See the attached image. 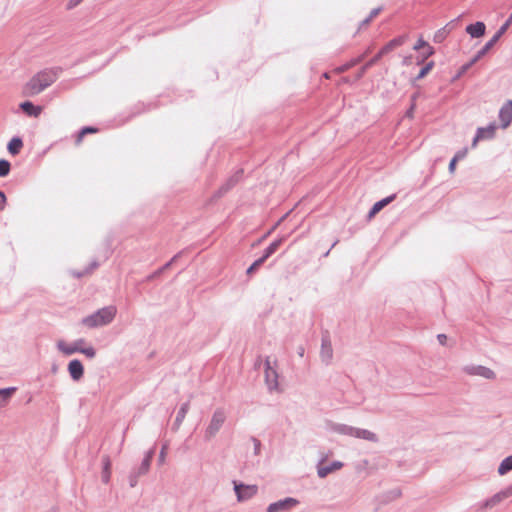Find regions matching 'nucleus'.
<instances>
[{"label": "nucleus", "instance_id": "obj_1", "mask_svg": "<svg viewBox=\"0 0 512 512\" xmlns=\"http://www.w3.org/2000/svg\"><path fill=\"white\" fill-rule=\"evenodd\" d=\"M329 429L330 431L339 435L362 439L372 443H377L379 441L376 433L367 429L357 428L343 423H331L329 425Z\"/></svg>", "mask_w": 512, "mask_h": 512}, {"label": "nucleus", "instance_id": "obj_2", "mask_svg": "<svg viewBox=\"0 0 512 512\" xmlns=\"http://www.w3.org/2000/svg\"><path fill=\"white\" fill-rule=\"evenodd\" d=\"M56 80V75L51 71H42L35 75L25 86L24 94L34 96L41 93Z\"/></svg>", "mask_w": 512, "mask_h": 512}, {"label": "nucleus", "instance_id": "obj_3", "mask_svg": "<svg viewBox=\"0 0 512 512\" xmlns=\"http://www.w3.org/2000/svg\"><path fill=\"white\" fill-rule=\"evenodd\" d=\"M227 414L223 408H217L204 430L205 441H211L221 430L222 426L226 422Z\"/></svg>", "mask_w": 512, "mask_h": 512}, {"label": "nucleus", "instance_id": "obj_4", "mask_svg": "<svg viewBox=\"0 0 512 512\" xmlns=\"http://www.w3.org/2000/svg\"><path fill=\"white\" fill-rule=\"evenodd\" d=\"M265 371L264 378L265 384L269 392L279 391L278 372H277V361L275 360L272 364L270 357H266L264 361Z\"/></svg>", "mask_w": 512, "mask_h": 512}, {"label": "nucleus", "instance_id": "obj_5", "mask_svg": "<svg viewBox=\"0 0 512 512\" xmlns=\"http://www.w3.org/2000/svg\"><path fill=\"white\" fill-rule=\"evenodd\" d=\"M320 359L322 363L325 364L326 366L330 365L333 360V348L331 336L328 330L322 331Z\"/></svg>", "mask_w": 512, "mask_h": 512}, {"label": "nucleus", "instance_id": "obj_6", "mask_svg": "<svg viewBox=\"0 0 512 512\" xmlns=\"http://www.w3.org/2000/svg\"><path fill=\"white\" fill-rule=\"evenodd\" d=\"M233 486L238 502L248 501L258 493L257 485H247L241 482L233 481Z\"/></svg>", "mask_w": 512, "mask_h": 512}, {"label": "nucleus", "instance_id": "obj_7", "mask_svg": "<svg viewBox=\"0 0 512 512\" xmlns=\"http://www.w3.org/2000/svg\"><path fill=\"white\" fill-rule=\"evenodd\" d=\"M299 501L292 497H286L268 505L266 512H287L296 507Z\"/></svg>", "mask_w": 512, "mask_h": 512}, {"label": "nucleus", "instance_id": "obj_8", "mask_svg": "<svg viewBox=\"0 0 512 512\" xmlns=\"http://www.w3.org/2000/svg\"><path fill=\"white\" fill-rule=\"evenodd\" d=\"M463 372L471 376H480L485 379L495 378L494 371L482 365H466L463 367Z\"/></svg>", "mask_w": 512, "mask_h": 512}, {"label": "nucleus", "instance_id": "obj_9", "mask_svg": "<svg viewBox=\"0 0 512 512\" xmlns=\"http://www.w3.org/2000/svg\"><path fill=\"white\" fill-rule=\"evenodd\" d=\"M117 316V309L113 305L101 308L84 320H113Z\"/></svg>", "mask_w": 512, "mask_h": 512}, {"label": "nucleus", "instance_id": "obj_10", "mask_svg": "<svg viewBox=\"0 0 512 512\" xmlns=\"http://www.w3.org/2000/svg\"><path fill=\"white\" fill-rule=\"evenodd\" d=\"M85 344L84 339H78L74 341L72 344H67L63 340H59L57 342V348L59 351H61L65 355H72L77 352H81L82 346Z\"/></svg>", "mask_w": 512, "mask_h": 512}, {"label": "nucleus", "instance_id": "obj_11", "mask_svg": "<svg viewBox=\"0 0 512 512\" xmlns=\"http://www.w3.org/2000/svg\"><path fill=\"white\" fill-rule=\"evenodd\" d=\"M502 128H507L512 122V100H508L499 111Z\"/></svg>", "mask_w": 512, "mask_h": 512}, {"label": "nucleus", "instance_id": "obj_12", "mask_svg": "<svg viewBox=\"0 0 512 512\" xmlns=\"http://www.w3.org/2000/svg\"><path fill=\"white\" fill-rule=\"evenodd\" d=\"M511 495H512V487H509V488L505 489L504 491H501V492L495 494L490 499H487L483 503L482 508L483 509L492 508V507L496 506L498 503H500L503 499H505Z\"/></svg>", "mask_w": 512, "mask_h": 512}, {"label": "nucleus", "instance_id": "obj_13", "mask_svg": "<svg viewBox=\"0 0 512 512\" xmlns=\"http://www.w3.org/2000/svg\"><path fill=\"white\" fill-rule=\"evenodd\" d=\"M324 461V459L321 460V462L317 466V475L320 478L327 477L330 473L337 471L343 467V463L340 461H333L328 466H322L321 463Z\"/></svg>", "mask_w": 512, "mask_h": 512}, {"label": "nucleus", "instance_id": "obj_14", "mask_svg": "<svg viewBox=\"0 0 512 512\" xmlns=\"http://www.w3.org/2000/svg\"><path fill=\"white\" fill-rule=\"evenodd\" d=\"M68 372L74 381H79L84 374V367L78 359L71 360L68 364Z\"/></svg>", "mask_w": 512, "mask_h": 512}, {"label": "nucleus", "instance_id": "obj_15", "mask_svg": "<svg viewBox=\"0 0 512 512\" xmlns=\"http://www.w3.org/2000/svg\"><path fill=\"white\" fill-rule=\"evenodd\" d=\"M496 130L495 124H490L487 127L478 128L476 136L473 139V146L477 144V142L481 139H490L494 136Z\"/></svg>", "mask_w": 512, "mask_h": 512}, {"label": "nucleus", "instance_id": "obj_16", "mask_svg": "<svg viewBox=\"0 0 512 512\" xmlns=\"http://www.w3.org/2000/svg\"><path fill=\"white\" fill-rule=\"evenodd\" d=\"M408 37L406 35H402L399 37H396L389 41L378 53L381 56H384L391 52L393 49L403 45L407 41Z\"/></svg>", "mask_w": 512, "mask_h": 512}, {"label": "nucleus", "instance_id": "obj_17", "mask_svg": "<svg viewBox=\"0 0 512 512\" xmlns=\"http://www.w3.org/2000/svg\"><path fill=\"white\" fill-rule=\"evenodd\" d=\"M189 409H190V402L189 401H187V402H185V403H183L181 405L180 409L177 412L175 421H174V423L172 425V429L174 431H177L180 428V426L182 425V423H183V421H184V419H185Z\"/></svg>", "mask_w": 512, "mask_h": 512}, {"label": "nucleus", "instance_id": "obj_18", "mask_svg": "<svg viewBox=\"0 0 512 512\" xmlns=\"http://www.w3.org/2000/svg\"><path fill=\"white\" fill-rule=\"evenodd\" d=\"M242 174H243V171L242 170H238L233 176H231L225 184H223L219 191H218V194L219 196L225 194L226 192H228L233 186H235L239 180L241 179L242 177Z\"/></svg>", "mask_w": 512, "mask_h": 512}, {"label": "nucleus", "instance_id": "obj_19", "mask_svg": "<svg viewBox=\"0 0 512 512\" xmlns=\"http://www.w3.org/2000/svg\"><path fill=\"white\" fill-rule=\"evenodd\" d=\"M485 24L483 22H476L466 27V32L473 38H479L485 34Z\"/></svg>", "mask_w": 512, "mask_h": 512}, {"label": "nucleus", "instance_id": "obj_20", "mask_svg": "<svg viewBox=\"0 0 512 512\" xmlns=\"http://www.w3.org/2000/svg\"><path fill=\"white\" fill-rule=\"evenodd\" d=\"M395 198V195L388 196L378 202H376L371 210L368 213V217L372 218L374 217L378 212H380L386 205H388L390 202H392Z\"/></svg>", "mask_w": 512, "mask_h": 512}, {"label": "nucleus", "instance_id": "obj_21", "mask_svg": "<svg viewBox=\"0 0 512 512\" xmlns=\"http://www.w3.org/2000/svg\"><path fill=\"white\" fill-rule=\"evenodd\" d=\"M16 390V387L0 388V408L5 407L9 403Z\"/></svg>", "mask_w": 512, "mask_h": 512}, {"label": "nucleus", "instance_id": "obj_22", "mask_svg": "<svg viewBox=\"0 0 512 512\" xmlns=\"http://www.w3.org/2000/svg\"><path fill=\"white\" fill-rule=\"evenodd\" d=\"M20 108L29 116L38 117L42 111L40 106H35L32 102L26 101L20 104Z\"/></svg>", "mask_w": 512, "mask_h": 512}, {"label": "nucleus", "instance_id": "obj_23", "mask_svg": "<svg viewBox=\"0 0 512 512\" xmlns=\"http://www.w3.org/2000/svg\"><path fill=\"white\" fill-rule=\"evenodd\" d=\"M499 40V38L494 35L474 56V61H479Z\"/></svg>", "mask_w": 512, "mask_h": 512}, {"label": "nucleus", "instance_id": "obj_24", "mask_svg": "<svg viewBox=\"0 0 512 512\" xmlns=\"http://www.w3.org/2000/svg\"><path fill=\"white\" fill-rule=\"evenodd\" d=\"M22 147H23V141L19 137L12 138L7 145V149L9 151V153L12 155L19 154Z\"/></svg>", "mask_w": 512, "mask_h": 512}, {"label": "nucleus", "instance_id": "obj_25", "mask_svg": "<svg viewBox=\"0 0 512 512\" xmlns=\"http://www.w3.org/2000/svg\"><path fill=\"white\" fill-rule=\"evenodd\" d=\"M110 466L111 462L108 456L103 457V471H102V481L107 484L110 480Z\"/></svg>", "mask_w": 512, "mask_h": 512}, {"label": "nucleus", "instance_id": "obj_26", "mask_svg": "<svg viewBox=\"0 0 512 512\" xmlns=\"http://www.w3.org/2000/svg\"><path fill=\"white\" fill-rule=\"evenodd\" d=\"M512 470V455L506 457L502 462L500 463L498 467V473L500 475H505L509 471Z\"/></svg>", "mask_w": 512, "mask_h": 512}, {"label": "nucleus", "instance_id": "obj_27", "mask_svg": "<svg viewBox=\"0 0 512 512\" xmlns=\"http://www.w3.org/2000/svg\"><path fill=\"white\" fill-rule=\"evenodd\" d=\"M282 238L280 239H277L275 240L274 242H272L265 250V253L264 255L262 256L265 260L268 259L272 254H274L277 249L279 248V246L281 245L282 243Z\"/></svg>", "mask_w": 512, "mask_h": 512}, {"label": "nucleus", "instance_id": "obj_28", "mask_svg": "<svg viewBox=\"0 0 512 512\" xmlns=\"http://www.w3.org/2000/svg\"><path fill=\"white\" fill-rule=\"evenodd\" d=\"M422 48L428 49V53L426 54V57H429L433 54V48L423 39H419L417 43L414 45L413 49L418 51Z\"/></svg>", "mask_w": 512, "mask_h": 512}, {"label": "nucleus", "instance_id": "obj_29", "mask_svg": "<svg viewBox=\"0 0 512 512\" xmlns=\"http://www.w3.org/2000/svg\"><path fill=\"white\" fill-rule=\"evenodd\" d=\"M10 163L7 160H0V177H5L10 172Z\"/></svg>", "mask_w": 512, "mask_h": 512}, {"label": "nucleus", "instance_id": "obj_30", "mask_svg": "<svg viewBox=\"0 0 512 512\" xmlns=\"http://www.w3.org/2000/svg\"><path fill=\"white\" fill-rule=\"evenodd\" d=\"M433 65H434L433 62H429L424 67H422L416 77V80H420V79L424 78L431 71V69L433 68Z\"/></svg>", "mask_w": 512, "mask_h": 512}, {"label": "nucleus", "instance_id": "obj_31", "mask_svg": "<svg viewBox=\"0 0 512 512\" xmlns=\"http://www.w3.org/2000/svg\"><path fill=\"white\" fill-rule=\"evenodd\" d=\"M381 55L379 53H377L371 60H369L364 66L363 68L361 69V72L359 74V76H362L365 71L371 67L372 65H374L375 63H377L380 59H381Z\"/></svg>", "mask_w": 512, "mask_h": 512}, {"label": "nucleus", "instance_id": "obj_32", "mask_svg": "<svg viewBox=\"0 0 512 512\" xmlns=\"http://www.w3.org/2000/svg\"><path fill=\"white\" fill-rule=\"evenodd\" d=\"M95 132H97V129H96V128H94V127H85V128H83V129L79 132V134H78V136H77L76 143H77V144L81 143V141H82V139H83L84 135H86L87 133H95Z\"/></svg>", "mask_w": 512, "mask_h": 512}, {"label": "nucleus", "instance_id": "obj_33", "mask_svg": "<svg viewBox=\"0 0 512 512\" xmlns=\"http://www.w3.org/2000/svg\"><path fill=\"white\" fill-rule=\"evenodd\" d=\"M512 23V14L509 16V18L506 20V22L500 27V29L496 32V36L500 39V37L506 32L508 27Z\"/></svg>", "mask_w": 512, "mask_h": 512}, {"label": "nucleus", "instance_id": "obj_34", "mask_svg": "<svg viewBox=\"0 0 512 512\" xmlns=\"http://www.w3.org/2000/svg\"><path fill=\"white\" fill-rule=\"evenodd\" d=\"M266 260L263 258V257H260L259 259H257L248 269H247V274L250 275L252 274L254 271H256Z\"/></svg>", "mask_w": 512, "mask_h": 512}, {"label": "nucleus", "instance_id": "obj_35", "mask_svg": "<svg viewBox=\"0 0 512 512\" xmlns=\"http://www.w3.org/2000/svg\"><path fill=\"white\" fill-rule=\"evenodd\" d=\"M151 463L148 462V460H142L141 465L137 469L138 475H145L150 468Z\"/></svg>", "mask_w": 512, "mask_h": 512}, {"label": "nucleus", "instance_id": "obj_36", "mask_svg": "<svg viewBox=\"0 0 512 512\" xmlns=\"http://www.w3.org/2000/svg\"><path fill=\"white\" fill-rule=\"evenodd\" d=\"M80 353L84 354L86 357L90 359H93L96 355V350L92 346L86 348L82 346V350Z\"/></svg>", "mask_w": 512, "mask_h": 512}, {"label": "nucleus", "instance_id": "obj_37", "mask_svg": "<svg viewBox=\"0 0 512 512\" xmlns=\"http://www.w3.org/2000/svg\"><path fill=\"white\" fill-rule=\"evenodd\" d=\"M380 10H381L380 8L373 9L370 12V15L362 21V23H361L362 26L368 25L372 21V19L379 14Z\"/></svg>", "mask_w": 512, "mask_h": 512}, {"label": "nucleus", "instance_id": "obj_38", "mask_svg": "<svg viewBox=\"0 0 512 512\" xmlns=\"http://www.w3.org/2000/svg\"><path fill=\"white\" fill-rule=\"evenodd\" d=\"M141 475H138V472L137 470H134L130 473L129 475V484H130V487H135L138 483V478L140 477Z\"/></svg>", "mask_w": 512, "mask_h": 512}, {"label": "nucleus", "instance_id": "obj_39", "mask_svg": "<svg viewBox=\"0 0 512 512\" xmlns=\"http://www.w3.org/2000/svg\"><path fill=\"white\" fill-rule=\"evenodd\" d=\"M252 442L254 445V454L259 455L261 451V442L255 437H252Z\"/></svg>", "mask_w": 512, "mask_h": 512}, {"label": "nucleus", "instance_id": "obj_40", "mask_svg": "<svg viewBox=\"0 0 512 512\" xmlns=\"http://www.w3.org/2000/svg\"><path fill=\"white\" fill-rule=\"evenodd\" d=\"M166 450H167V444L163 445L160 453H159V458H158V462L159 464H163L165 462V458H166Z\"/></svg>", "mask_w": 512, "mask_h": 512}, {"label": "nucleus", "instance_id": "obj_41", "mask_svg": "<svg viewBox=\"0 0 512 512\" xmlns=\"http://www.w3.org/2000/svg\"><path fill=\"white\" fill-rule=\"evenodd\" d=\"M437 339L439 343L443 346L447 345V335L446 334H438Z\"/></svg>", "mask_w": 512, "mask_h": 512}, {"label": "nucleus", "instance_id": "obj_42", "mask_svg": "<svg viewBox=\"0 0 512 512\" xmlns=\"http://www.w3.org/2000/svg\"><path fill=\"white\" fill-rule=\"evenodd\" d=\"M399 496H400V491L399 490H394V491H391V492H389L387 494L388 500L396 499Z\"/></svg>", "mask_w": 512, "mask_h": 512}, {"label": "nucleus", "instance_id": "obj_43", "mask_svg": "<svg viewBox=\"0 0 512 512\" xmlns=\"http://www.w3.org/2000/svg\"><path fill=\"white\" fill-rule=\"evenodd\" d=\"M83 0H69L68 4H67V8L68 9H73L74 7H76L77 5H79Z\"/></svg>", "mask_w": 512, "mask_h": 512}, {"label": "nucleus", "instance_id": "obj_44", "mask_svg": "<svg viewBox=\"0 0 512 512\" xmlns=\"http://www.w3.org/2000/svg\"><path fill=\"white\" fill-rule=\"evenodd\" d=\"M456 163H457V160L452 158V160L449 163V167H448L450 173H454L455 168H456Z\"/></svg>", "mask_w": 512, "mask_h": 512}, {"label": "nucleus", "instance_id": "obj_45", "mask_svg": "<svg viewBox=\"0 0 512 512\" xmlns=\"http://www.w3.org/2000/svg\"><path fill=\"white\" fill-rule=\"evenodd\" d=\"M153 455H154V449H151V450H149V451L146 453V455H145V457H144V460H148V462H149V463H151L152 458H153Z\"/></svg>", "mask_w": 512, "mask_h": 512}, {"label": "nucleus", "instance_id": "obj_46", "mask_svg": "<svg viewBox=\"0 0 512 512\" xmlns=\"http://www.w3.org/2000/svg\"><path fill=\"white\" fill-rule=\"evenodd\" d=\"M179 257V254L175 255L168 263H166L162 268L163 270L165 271L166 269H168L171 264Z\"/></svg>", "mask_w": 512, "mask_h": 512}, {"label": "nucleus", "instance_id": "obj_47", "mask_svg": "<svg viewBox=\"0 0 512 512\" xmlns=\"http://www.w3.org/2000/svg\"><path fill=\"white\" fill-rule=\"evenodd\" d=\"M466 155V151H459L453 158L457 161L464 158Z\"/></svg>", "mask_w": 512, "mask_h": 512}, {"label": "nucleus", "instance_id": "obj_48", "mask_svg": "<svg viewBox=\"0 0 512 512\" xmlns=\"http://www.w3.org/2000/svg\"><path fill=\"white\" fill-rule=\"evenodd\" d=\"M90 328H97L101 324H105L106 322H86Z\"/></svg>", "mask_w": 512, "mask_h": 512}, {"label": "nucleus", "instance_id": "obj_49", "mask_svg": "<svg viewBox=\"0 0 512 512\" xmlns=\"http://www.w3.org/2000/svg\"><path fill=\"white\" fill-rule=\"evenodd\" d=\"M0 201H3V206L5 207V205H6V196H5V193L3 191H0Z\"/></svg>", "mask_w": 512, "mask_h": 512}, {"label": "nucleus", "instance_id": "obj_50", "mask_svg": "<svg viewBox=\"0 0 512 512\" xmlns=\"http://www.w3.org/2000/svg\"><path fill=\"white\" fill-rule=\"evenodd\" d=\"M304 352H305V349L303 346H299L298 349H297V353L300 357H303L304 356Z\"/></svg>", "mask_w": 512, "mask_h": 512}, {"label": "nucleus", "instance_id": "obj_51", "mask_svg": "<svg viewBox=\"0 0 512 512\" xmlns=\"http://www.w3.org/2000/svg\"><path fill=\"white\" fill-rule=\"evenodd\" d=\"M469 69V65L465 64L461 67L459 75L465 73Z\"/></svg>", "mask_w": 512, "mask_h": 512}, {"label": "nucleus", "instance_id": "obj_52", "mask_svg": "<svg viewBox=\"0 0 512 512\" xmlns=\"http://www.w3.org/2000/svg\"><path fill=\"white\" fill-rule=\"evenodd\" d=\"M414 107H415V104L413 103L412 106L410 107V109L407 111L406 115L408 117H412V114H413V110H414Z\"/></svg>", "mask_w": 512, "mask_h": 512}, {"label": "nucleus", "instance_id": "obj_53", "mask_svg": "<svg viewBox=\"0 0 512 512\" xmlns=\"http://www.w3.org/2000/svg\"><path fill=\"white\" fill-rule=\"evenodd\" d=\"M261 362H262V360H261V357L259 356V357L256 359L255 364H254V366H255V368H256V369H258V368L260 367Z\"/></svg>", "mask_w": 512, "mask_h": 512}, {"label": "nucleus", "instance_id": "obj_54", "mask_svg": "<svg viewBox=\"0 0 512 512\" xmlns=\"http://www.w3.org/2000/svg\"><path fill=\"white\" fill-rule=\"evenodd\" d=\"M163 272H164V270H163V268L161 267V268H160L159 270H157V271H156V272H155V273H154L150 278H154V277H156V276L160 275V274H161V273H163Z\"/></svg>", "mask_w": 512, "mask_h": 512}, {"label": "nucleus", "instance_id": "obj_55", "mask_svg": "<svg viewBox=\"0 0 512 512\" xmlns=\"http://www.w3.org/2000/svg\"><path fill=\"white\" fill-rule=\"evenodd\" d=\"M476 62H477V61H474V57H473V58H472V60H471L469 63H467V65H469V68H470V67H471L472 65H474Z\"/></svg>", "mask_w": 512, "mask_h": 512}, {"label": "nucleus", "instance_id": "obj_56", "mask_svg": "<svg viewBox=\"0 0 512 512\" xmlns=\"http://www.w3.org/2000/svg\"><path fill=\"white\" fill-rule=\"evenodd\" d=\"M3 201H0V211L4 210Z\"/></svg>", "mask_w": 512, "mask_h": 512}, {"label": "nucleus", "instance_id": "obj_57", "mask_svg": "<svg viewBox=\"0 0 512 512\" xmlns=\"http://www.w3.org/2000/svg\"><path fill=\"white\" fill-rule=\"evenodd\" d=\"M438 38H441V35L436 34L435 35V40H437Z\"/></svg>", "mask_w": 512, "mask_h": 512}, {"label": "nucleus", "instance_id": "obj_58", "mask_svg": "<svg viewBox=\"0 0 512 512\" xmlns=\"http://www.w3.org/2000/svg\"><path fill=\"white\" fill-rule=\"evenodd\" d=\"M438 38H441V35L436 34L435 35V40H437Z\"/></svg>", "mask_w": 512, "mask_h": 512}, {"label": "nucleus", "instance_id": "obj_59", "mask_svg": "<svg viewBox=\"0 0 512 512\" xmlns=\"http://www.w3.org/2000/svg\"><path fill=\"white\" fill-rule=\"evenodd\" d=\"M427 53H428V49H426V50H425V52H424V58H427V57H426V54H427Z\"/></svg>", "mask_w": 512, "mask_h": 512}, {"label": "nucleus", "instance_id": "obj_60", "mask_svg": "<svg viewBox=\"0 0 512 512\" xmlns=\"http://www.w3.org/2000/svg\"><path fill=\"white\" fill-rule=\"evenodd\" d=\"M49 512H58V511L55 508H53Z\"/></svg>", "mask_w": 512, "mask_h": 512}]
</instances>
